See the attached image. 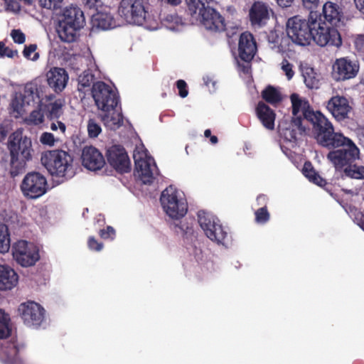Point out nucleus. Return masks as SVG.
I'll return each mask as SVG.
<instances>
[{"instance_id": "1", "label": "nucleus", "mask_w": 364, "mask_h": 364, "mask_svg": "<svg viewBox=\"0 0 364 364\" xmlns=\"http://www.w3.org/2000/svg\"><path fill=\"white\" fill-rule=\"evenodd\" d=\"M338 136V141L328 148L334 150L329 151L328 159L337 171H343V176L355 179H364V166L354 164L360 156L359 149L348 137L343 134Z\"/></svg>"}, {"instance_id": "2", "label": "nucleus", "mask_w": 364, "mask_h": 364, "mask_svg": "<svg viewBox=\"0 0 364 364\" xmlns=\"http://www.w3.org/2000/svg\"><path fill=\"white\" fill-rule=\"evenodd\" d=\"M7 148L10 154V175L15 178L25 172L27 163L32 160L34 150L31 138L18 129L9 137Z\"/></svg>"}, {"instance_id": "3", "label": "nucleus", "mask_w": 364, "mask_h": 364, "mask_svg": "<svg viewBox=\"0 0 364 364\" xmlns=\"http://www.w3.org/2000/svg\"><path fill=\"white\" fill-rule=\"evenodd\" d=\"M188 13L207 30L222 32L226 30L224 17L215 8L214 0H186Z\"/></svg>"}, {"instance_id": "4", "label": "nucleus", "mask_w": 364, "mask_h": 364, "mask_svg": "<svg viewBox=\"0 0 364 364\" xmlns=\"http://www.w3.org/2000/svg\"><path fill=\"white\" fill-rule=\"evenodd\" d=\"M317 17V14L311 11L308 19L299 15L289 18L286 23V30L291 43L302 46L309 45L312 41V32L318 24Z\"/></svg>"}, {"instance_id": "5", "label": "nucleus", "mask_w": 364, "mask_h": 364, "mask_svg": "<svg viewBox=\"0 0 364 364\" xmlns=\"http://www.w3.org/2000/svg\"><path fill=\"white\" fill-rule=\"evenodd\" d=\"M42 165L53 176L70 178L74 175L73 156L62 149H54L42 153Z\"/></svg>"}, {"instance_id": "6", "label": "nucleus", "mask_w": 364, "mask_h": 364, "mask_svg": "<svg viewBox=\"0 0 364 364\" xmlns=\"http://www.w3.org/2000/svg\"><path fill=\"white\" fill-rule=\"evenodd\" d=\"M306 120L312 124V133L317 143L328 149L334 142L338 141L339 135L336 132L331 122L320 111L306 112Z\"/></svg>"}, {"instance_id": "7", "label": "nucleus", "mask_w": 364, "mask_h": 364, "mask_svg": "<svg viewBox=\"0 0 364 364\" xmlns=\"http://www.w3.org/2000/svg\"><path fill=\"white\" fill-rule=\"evenodd\" d=\"M160 201L166 213L172 218H181L187 213L186 200L173 186H169L162 191Z\"/></svg>"}, {"instance_id": "8", "label": "nucleus", "mask_w": 364, "mask_h": 364, "mask_svg": "<svg viewBox=\"0 0 364 364\" xmlns=\"http://www.w3.org/2000/svg\"><path fill=\"white\" fill-rule=\"evenodd\" d=\"M92 95L97 107L103 112L114 111L120 102L118 92L102 81L92 85Z\"/></svg>"}, {"instance_id": "9", "label": "nucleus", "mask_w": 364, "mask_h": 364, "mask_svg": "<svg viewBox=\"0 0 364 364\" xmlns=\"http://www.w3.org/2000/svg\"><path fill=\"white\" fill-rule=\"evenodd\" d=\"M23 195L31 199H36L44 195L48 190L46 178L37 171H31L26 174L21 185Z\"/></svg>"}, {"instance_id": "10", "label": "nucleus", "mask_w": 364, "mask_h": 364, "mask_svg": "<svg viewBox=\"0 0 364 364\" xmlns=\"http://www.w3.org/2000/svg\"><path fill=\"white\" fill-rule=\"evenodd\" d=\"M146 13L143 0H122L118 7L119 15L132 24L142 25Z\"/></svg>"}, {"instance_id": "11", "label": "nucleus", "mask_w": 364, "mask_h": 364, "mask_svg": "<svg viewBox=\"0 0 364 364\" xmlns=\"http://www.w3.org/2000/svg\"><path fill=\"white\" fill-rule=\"evenodd\" d=\"M12 254L16 262L23 267L33 266L40 259L38 248L26 240H19L14 243Z\"/></svg>"}, {"instance_id": "12", "label": "nucleus", "mask_w": 364, "mask_h": 364, "mask_svg": "<svg viewBox=\"0 0 364 364\" xmlns=\"http://www.w3.org/2000/svg\"><path fill=\"white\" fill-rule=\"evenodd\" d=\"M46 311L39 304L28 301L18 307V314L23 323L30 328H38L45 319Z\"/></svg>"}, {"instance_id": "13", "label": "nucleus", "mask_w": 364, "mask_h": 364, "mask_svg": "<svg viewBox=\"0 0 364 364\" xmlns=\"http://www.w3.org/2000/svg\"><path fill=\"white\" fill-rule=\"evenodd\" d=\"M312 33V41L321 47L332 46L338 48L342 44V38L337 27L328 26L325 22H318Z\"/></svg>"}, {"instance_id": "14", "label": "nucleus", "mask_w": 364, "mask_h": 364, "mask_svg": "<svg viewBox=\"0 0 364 364\" xmlns=\"http://www.w3.org/2000/svg\"><path fill=\"white\" fill-rule=\"evenodd\" d=\"M198 223L205 235L212 241L218 244H224L228 237V232L222 225L216 223L204 212H199L198 214Z\"/></svg>"}, {"instance_id": "15", "label": "nucleus", "mask_w": 364, "mask_h": 364, "mask_svg": "<svg viewBox=\"0 0 364 364\" xmlns=\"http://www.w3.org/2000/svg\"><path fill=\"white\" fill-rule=\"evenodd\" d=\"M325 107L338 122L350 119V115L353 112V107L350 105L348 99L338 94L332 96L326 102Z\"/></svg>"}, {"instance_id": "16", "label": "nucleus", "mask_w": 364, "mask_h": 364, "mask_svg": "<svg viewBox=\"0 0 364 364\" xmlns=\"http://www.w3.org/2000/svg\"><path fill=\"white\" fill-rule=\"evenodd\" d=\"M109 164L117 172L124 173L131 171V162L126 149L122 145H112L106 151Z\"/></svg>"}, {"instance_id": "17", "label": "nucleus", "mask_w": 364, "mask_h": 364, "mask_svg": "<svg viewBox=\"0 0 364 364\" xmlns=\"http://www.w3.org/2000/svg\"><path fill=\"white\" fill-rule=\"evenodd\" d=\"M46 87L43 85H38L36 82L26 83L23 92L20 94L21 96V101L26 103V105H36L39 107L43 106V100L46 99V101H52L55 98L53 94H46Z\"/></svg>"}, {"instance_id": "18", "label": "nucleus", "mask_w": 364, "mask_h": 364, "mask_svg": "<svg viewBox=\"0 0 364 364\" xmlns=\"http://www.w3.org/2000/svg\"><path fill=\"white\" fill-rule=\"evenodd\" d=\"M134 159L135 163L134 174L144 184H151L154 180L153 167L155 164H151L154 161L151 157L147 156L145 152L134 153Z\"/></svg>"}, {"instance_id": "19", "label": "nucleus", "mask_w": 364, "mask_h": 364, "mask_svg": "<svg viewBox=\"0 0 364 364\" xmlns=\"http://www.w3.org/2000/svg\"><path fill=\"white\" fill-rule=\"evenodd\" d=\"M359 64L348 58L336 59L333 65L332 77L338 81H345L354 78L359 71Z\"/></svg>"}, {"instance_id": "20", "label": "nucleus", "mask_w": 364, "mask_h": 364, "mask_svg": "<svg viewBox=\"0 0 364 364\" xmlns=\"http://www.w3.org/2000/svg\"><path fill=\"white\" fill-rule=\"evenodd\" d=\"M82 164L87 169L97 171L105 164L102 154L92 146H86L82 152Z\"/></svg>"}, {"instance_id": "21", "label": "nucleus", "mask_w": 364, "mask_h": 364, "mask_svg": "<svg viewBox=\"0 0 364 364\" xmlns=\"http://www.w3.org/2000/svg\"><path fill=\"white\" fill-rule=\"evenodd\" d=\"M257 52V43L253 35L250 32L240 34L238 43V53L240 58L250 63Z\"/></svg>"}, {"instance_id": "22", "label": "nucleus", "mask_w": 364, "mask_h": 364, "mask_svg": "<svg viewBox=\"0 0 364 364\" xmlns=\"http://www.w3.org/2000/svg\"><path fill=\"white\" fill-rule=\"evenodd\" d=\"M269 6L262 2H255L249 11V20L251 26L255 28L264 26L269 20Z\"/></svg>"}, {"instance_id": "23", "label": "nucleus", "mask_w": 364, "mask_h": 364, "mask_svg": "<svg viewBox=\"0 0 364 364\" xmlns=\"http://www.w3.org/2000/svg\"><path fill=\"white\" fill-rule=\"evenodd\" d=\"M323 22L328 23L333 27H341L343 24L344 15L342 8L336 3L326 2L322 9Z\"/></svg>"}, {"instance_id": "24", "label": "nucleus", "mask_w": 364, "mask_h": 364, "mask_svg": "<svg viewBox=\"0 0 364 364\" xmlns=\"http://www.w3.org/2000/svg\"><path fill=\"white\" fill-rule=\"evenodd\" d=\"M49 87L55 93L61 92L66 87L69 77L67 71L61 68H53L46 74Z\"/></svg>"}, {"instance_id": "25", "label": "nucleus", "mask_w": 364, "mask_h": 364, "mask_svg": "<svg viewBox=\"0 0 364 364\" xmlns=\"http://www.w3.org/2000/svg\"><path fill=\"white\" fill-rule=\"evenodd\" d=\"M267 41L270 48L277 53H284L291 50V43L289 36L284 32L271 31L267 36Z\"/></svg>"}, {"instance_id": "26", "label": "nucleus", "mask_w": 364, "mask_h": 364, "mask_svg": "<svg viewBox=\"0 0 364 364\" xmlns=\"http://www.w3.org/2000/svg\"><path fill=\"white\" fill-rule=\"evenodd\" d=\"M59 21H65V23L81 28L85 25V18L83 11L80 7L73 4L65 8L62 18Z\"/></svg>"}, {"instance_id": "27", "label": "nucleus", "mask_w": 364, "mask_h": 364, "mask_svg": "<svg viewBox=\"0 0 364 364\" xmlns=\"http://www.w3.org/2000/svg\"><path fill=\"white\" fill-rule=\"evenodd\" d=\"M255 111L257 117L262 122V125L267 129H274L276 118L274 111L262 101L258 102Z\"/></svg>"}, {"instance_id": "28", "label": "nucleus", "mask_w": 364, "mask_h": 364, "mask_svg": "<svg viewBox=\"0 0 364 364\" xmlns=\"http://www.w3.org/2000/svg\"><path fill=\"white\" fill-rule=\"evenodd\" d=\"M81 29V28L65 23V21H59L56 31L61 41L70 43L78 40Z\"/></svg>"}, {"instance_id": "29", "label": "nucleus", "mask_w": 364, "mask_h": 364, "mask_svg": "<svg viewBox=\"0 0 364 364\" xmlns=\"http://www.w3.org/2000/svg\"><path fill=\"white\" fill-rule=\"evenodd\" d=\"M18 281L17 273L7 265H0V291L11 290Z\"/></svg>"}, {"instance_id": "30", "label": "nucleus", "mask_w": 364, "mask_h": 364, "mask_svg": "<svg viewBox=\"0 0 364 364\" xmlns=\"http://www.w3.org/2000/svg\"><path fill=\"white\" fill-rule=\"evenodd\" d=\"M302 121L301 117H292L289 127L283 130V135L287 140L296 141L305 134L306 128L302 125Z\"/></svg>"}, {"instance_id": "31", "label": "nucleus", "mask_w": 364, "mask_h": 364, "mask_svg": "<svg viewBox=\"0 0 364 364\" xmlns=\"http://www.w3.org/2000/svg\"><path fill=\"white\" fill-rule=\"evenodd\" d=\"M290 100L291 102V107H292V114L293 117H298L297 114L300 111H302L303 117L305 119H306V112H316L311 107L309 102L307 100H303L299 97V95L296 93H293L290 96Z\"/></svg>"}, {"instance_id": "32", "label": "nucleus", "mask_w": 364, "mask_h": 364, "mask_svg": "<svg viewBox=\"0 0 364 364\" xmlns=\"http://www.w3.org/2000/svg\"><path fill=\"white\" fill-rule=\"evenodd\" d=\"M92 22L93 26L102 30H107L115 26L114 18L109 13L99 12L92 16Z\"/></svg>"}, {"instance_id": "33", "label": "nucleus", "mask_w": 364, "mask_h": 364, "mask_svg": "<svg viewBox=\"0 0 364 364\" xmlns=\"http://www.w3.org/2000/svg\"><path fill=\"white\" fill-rule=\"evenodd\" d=\"M95 77L90 69L85 70L81 73L77 78V90L80 92L85 94L87 91L92 92V87L95 82Z\"/></svg>"}, {"instance_id": "34", "label": "nucleus", "mask_w": 364, "mask_h": 364, "mask_svg": "<svg viewBox=\"0 0 364 364\" xmlns=\"http://www.w3.org/2000/svg\"><path fill=\"white\" fill-rule=\"evenodd\" d=\"M302 173L309 181L318 186L324 187L328 184L326 179L323 178L314 169L310 161H306L302 168Z\"/></svg>"}, {"instance_id": "35", "label": "nucleus", "mask_w": 364, "mask_h": 364, "mask_svg": "<svg viewBox=\"0 0 364 364\" xmlns=\"http://www.w3.org/2000/svg\"><path fill=\"white\" fill-rule=\"evenodd\" d=\"M40 107L50 120L58 119L63 114V104L60 100H55L48 105H43Z\"/></svg>"}, {"instance_id": "36", "label": "nucleus", "mask_w": 364, "mask_h": 364, "mask_svg": "<svg viewBox=\"0 0 364 364\" xmlns=\"http://www.w3.org/2000/svg\"><path fill=\"white\" fill-rule=\"evenodd\" d=\"M262 97L271 105H276L282 100L281 92L274 87L268 85L262 92Z\"/></svg>"}, {"instance_id": "37", "label": "nucleus", "mask_w": 364, "mask_h": 364, "mask_svg": "<svg viewBox=\"0 0 364 364\" xmlns=\"http://www.w3.org/2000/svg\"><path fill=\"white\" fill-rule=\"evenodd\" d=\"M109 113L110 112H104L101 117V119L105 126L110 128L111 129H114L115 128L121 126L123 122L122 113H117L115 114V113L113 112L112 115H110Z\"/></svg>"}, {"instance_id": "38", "label": "nucleus", "mask_w": 364, "mask_h": 364, "mask_svg": "<svg viewBox=\"0 0 364 364\" xmlns=\"http://www.w3.org/2000/svg\"><path fill=\"white\" fill-rule=\"evenodd\" d=\"M304 83L310 89H318L320 82L316 73L312 68H306L303 71Z\"/></svg>"}, {"instance_id": "39", "label": "nucleus", "mask_w": 364, "mask_h": 364, "mask_svg": "<svg viewBox=\"0 0 364 364\" xmlns=\"http://www.w3.org/2000/svg\"><path fill=\"white\" fill-rule=\"evenodd\" d=\"M10 247L11 239L9 228L5 224L0 223V252H9Z\"/></svg>"}, {"instance_id": "40", "label": "nucleus", "mask_w": 364, "mask_h": 364, "mask_svg": "<svg viewBox=\"0 0 364 364\" xmlns=\"http://www.w3.org/2000/svg\"><path fill=\"white\" fill-rule=\"evenodd\" d=\"M9 316L0 309V339L6 338L11 334Z\"/></svg>"}, {"instance_id": "41", "label": "nucleus", "mask_w": 364, "mask_h": 364, "mask_svg": "<svg viewBox=\"0 0 364 364\" xmlns=\"http://www.w3.org/2000/svg\"><path fill=\"white\" fill-rule=\"evenodd\" d=\"M26 105V103L21 101V96H16L12 99L10 104V113L13 114L15 117H18L21 115L23 110V107Z\"/></svg>"}, {"instance_id": "42", "label": "nucleus", "mask_w": 364, "mask_h": 364, "mask_svg": "<svg viewBox=\"0 0 364 364\" xmlns=\"http://www.w3.org/2000/svg\"><path fill=\"white\" fill-rule=\"evenodd\" d=\"M255 222L259 224H265L270 219V214L267 207H260L255 212Z\"/></svg>"}, {"instance_id": "43", "label": "nucleus", "mask_w": 364, "mask_h": 364, "mask_svg": "<svg viewBox=\"0 0 364 364\" xmlns=\"http://www.w3.org/2000/svg\"><path fill=\"white\" fill-rule=\"evenodd\" d=\"M100 125L95 119H90L87 122V133L90 138H96L101 133Z\"/></svg>"}, {"instance_id": "44", "label": "nucleus", "mask_w": 364, "mask_h": 364, "mask_svg": "<svg viewBox=\"0 0 364 364\" xmlns=\"http://www.w3.org/2000/svg\"><path fill=\"white\" fill-rule=\"evenodd\" d=\"M63 1V0H38V3L41 7L54 11L61 7Z\"/></svg>"}, {"instance_id": "45", "label": "nucleus", "mask_w": 364, "mask_h": 364, "mask_svg": "<svg viewBox=\"0 0 364 364\" xmlns=\"http://www.w3.org/2000/svg\"><path fill=\"white\" fill-rule=\"evenodd\" d=\"M37 49V46L36 44H30L29 46H25L23 54L25 58L28 59H31L32 60H36L39 55L38 53H35Z\"/></svg>"}, {"instance_id": "46", "label": "nucleus", "mask_w": 364, "mask_h": 364, "mask_svg": "<svg viewBox=\"0 0 364 364\" xmlns=\"http://www.w3.org/2000/svg\"><path fill=\"white\" fill-rule=\"evenodd\" d=\"M0 55L1 57L13 58L18 56V51L16 50L11 49L10 48L6 46L3 41H0Z\"/></svg>"}, {"instance_id": "47", "label": "nucleus", "mask_w": 364, "mask_h": 364, "mask_svg": "<svg viewBox=\"0 0 364 364\" xmlns=\"http://www.w3.org/2000/svg\"><path fill=\"white\" fill-rule=\"evenodd\" d=\"M281 69L285 73L287 78L289 80L294 75V71L293 70V65L290 63L286 58H284L281 63Z\"/></svg>"}, {"instance_id": "48", "label": "nucleus", "mask_w": 364, "mask_h": 364, "mask_svg": "<svg viewBox=\"0 0 364 364\" xmlns=\"http://www.w3.org/2000/svg\"><path fill=\"white\" fill-rule=\"evenodd\" d=\"M44 113L41 109L33 110L29 116V119L34 124H39L43 122Z\"/></svg>"}, {"instance_id": "49", "label": "nucleus", "mask_w": 364, "mask_h": 364, "mask_svg": "<svg viewBox=\"0 0 364 364\" xmlns=\"http://www.w3.org/2000/svg\"><path fill=\"white\" fill-rule=\"evenodd\" d=\"M99 235L103 240H114L116 235V232L112 226H107L106 229H101L99 231Z\"/></svg>"}, {"instance_id": "50", "label": "nucleus", "mask_w": 364, "mask_h": 364, "mask_svg": "<svg viewBox=\"0 0 364 364\" xmlns=\"http://www.w3.org/2000/svg\"><path fill=\"white\" fill-rule=\"evenodd\" d=\"M176 87L178 90V95L181 97L184 98L188 94V85L185 80H178L176 82Z\"/></svg>"}, {"instance_id": "51", "label": "nucleus", "mask_w": 364, "mask_h": 364, "mask_svg": "<svg viewBox=\"0 0 364 364\" xmlns=\"http://www.w3.org/2000/svg\"><path fill=\"white\" fill-rule=\"evenodd\" d=\"M11 36L16 43L22 44L26 41L25 34L19 29L12 30Z\"/></svg>"}, {"instance_id": "52", "label": "nucleus", "mask_w": 364, "mask_h": 364, "mask_svg": "<svg viewBox=\"0 0 364 364\" xmlns=\"http://www.w3.org/2000/svg\"><path fill=\"white\" fill-rule=\"evenodd\" d=\"M40 141L44 145L53 146L55 139L52 133L43 132L40 137Z\"/></svg>"}, {"instance_id": "53", "label": "nucleus", "mask_w": 364, "mask_h": 364, "mask_svg": "<svg viewBox=\"0 0 364 364\" xmlns=\"http://www.w3.org/2000/svg\"><path fill=\"white\" fill-rule=\"evenodd\" d=\"M88 247L95 251H100L103 248V244L98 242L94 236H90L87 240Z\"/></svg>"}, {"instance_id": "54", "label": "nucleus", "mask_w": 364, "mask_h": 364, "mask_svg": "<svg viewBox=\"0 0 364 364\" xmlns=\"http://www.w3.org/2000/svg\"><path fill=\"white\" fill-rule=\"evenodd\" d=\"M353 43L358 51L364 50V34H359L354 37Z\"/></svg>"}, {"instance_id": "55", "label": "nucleus", "mask_w": 364, "mask_h": 364, "mask_svg": "<svg viewBox=\"0 0 364 364\" xmlns=\"http://www.w3.org/2000/svg\"><path fill=\"white\" fill-rule=\"evenodd\" d=\"M176 228H178L183 234H190L193 232V227L188 225L187 222L185 221H179L178 223L175 224Z\"/></svg>"}, {"instance_id": "56", "label": "nucleus", "mask_w": 364, "mask_h": 364, "mask_svg": "<svg viewBox=\"0 0 364 364\" xmlns=\"http://www.w3.org/2000/svg\"><path fill=\"white\" fill-rule=\"evenodd\" d=\"M6 9L12 11H19L20 6L16 0H5Z\"/></svg>"}, {"instance_id": "57", "label": "nucleus", "mask_w": 364, "mask_h": 364, "mask_svg": "<svg viewBox=\"0 0 364 364\" xmlns=\"http://www.w3.org/2000/svg\"><path fill=\"white\" fill-rule=\"evenodd\" d=\"M301 1L306 9L313 10L318 6L319 0H301Z\"/></svg>"}, {"instance_id": "58", "label": "nucleus", "mask_w": 364, "mask_h": 364, "mask_svg": "<svg viewBox=\"0 0 364 364\" xmlns=\"http://www.w3.org/2000/svg\"><path fill=\"white\" fill-rule=\"evenodd\" d=\"M257 203L259 206H261V207H267V203H268V200H269V198L267 197V195H264V194H259L257 197Z\"/></svg>"}, {"instance_id": "59", "label": "nucleus", "mask_w": 364, "mask_h": 364, "mask_svg": "<svg viewBox=\"0 0 364 364\" xmlns=\"http://www.w3.org/2000/svg\"><path fill=\"white\" fill-rule=\"evenodd\" d=\"M9 134V129L7 125L0 122V142L5 140Z\"/></svg>"}, {"instance_id": "60", "label": "nucleus", "mask_w": 364, "mask_h": 364, "mask_svg": "<svg viewBox=\"0 0 364 364\" xmlns=\"http://www.w3.org/2000/svg\"><path fill=\"white\" fill-rule=\"evenodd\" d=\"M355 220L360 228L362 226V223H364V214L360 210H355Z\"/></svg>"}, {"instance_id": "61", "label": "nucleus", "mask_w": 364, "mask_h": 364, "mask_svg": "<svg viewBox=\"0 0 364 364\" xmlns=\"http://www.w3.org/2000/svg\"><path fill=\"white\" fill-rule=\"evenodd\" d=\"M282 8H287L291 6L294 0H275Z\"/></svg>"}, {"instance_id": "62", "label": "nucleus", "mask_w": 364, "mask_h": 364, "mask_svg": "<svg viewBox=\"0 0 364 364\" xmlns=\"http://www.w3.org/2000/svg\"><path fill=\"white\" fill-rule=\"evenodd\" d=\"M83 4L88 8L92 9L97 6L99 0H82Z\"/></svg>"}, {"instance_id": "63", "label": "nucleus", "mask_w": 364, "mask_h": 364, "mask_svg": "<svg viewBox=\"0 0 364 364\" xmlns=\"http://www.w3.org/2000/svg\"><path fill=\"white\" fill-rule=\"evenodd\" d=\"M355 6L364 14V0H354Z\"/></svg>"}, {"instance_id": "64", "label": "nucleus", "mask_w": 364, "mask_h": 364, "mask_svg": "<svg viewBox=\"0 0 364 364\" xmlns=\"http://www.w3.org/2000/svg\"><path fill=\"white\" fill-rule=\"evenodd\" d=\"M342 191L346 194H350L351 196H357L358 195V190L356 188L355 190L342 188Z\"/></svg>"}]
</instances>
